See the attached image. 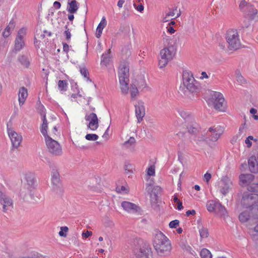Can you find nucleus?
Masks as SVG:
<instances>
[{
    "label": "nucleus",
    "instance_id": "1",
    "mask_svg": "<svg viewBox=\"0 0 258 258\" xmlns=\"http://www.w3.org/2000/svg\"><path fill=\"white\" fill-rule=\"evenodd\" d=\"M153 245L157 254L160 256L169 255L172 249L171 243L168 238L158 230L153 233Z\"/></svg>",
    "mask_w": 258,
    "mask_h": 258
},
{
    "label": "nucleus",
    "instance_id": "2",
    "mask_svg": "<svg viewBox=\"0 0 258 258\" xmlns=\"http://www.w3.org/2000/svg\"><path fill=\"white\" fill-rule=\"evenodd\" d=\"M137 243L139 247L134 248V252L137 257L149 258L152 255V250L149 243L144 242L141 238H136L134 241V244Z\"/></svg>",
    "mask_w": 258,
    "mask_h": 258
},
{
    "label": "nucleus",
    "instance_id": "3",
    "mask_svg": "<svg viewBox=\"0 0 258 258\" xmlns=\"http://www.w3.org/2000/svg\"><path fill=\"white\" fill-rule=\"evenodd\" d=\"M183 85L191 92H198L200 90L199 83L195 79L191 72L187 70L183 71Z\"/></svg>",
    "mask_w": 258,
    "mask_h": 258
},
{
    "label": "nucleus",
    "instance_id": "4",
    "mask_svg": "<svg viewBox=\"0 0 258 258\" xmlns=\"http://www.w3.org/2000/svg\"><path fill=\"white\" fill-rule=\"evenodd\" d=\"M226 40L228 44L227 48L229 50H236L240 48L241 42L237 30H228L226 34Z\"/></svg>",
    "mask_w": 258,
    "mask_h": 258
},
{
    "label": "nucleus",
    "instance_id": "5",
    "mask_svg": "<svg viewBox=\"0 0 258 258\" xmlns=\"http://www.w3.org/2000/svg\"><path fill=\"white\" fill-rule=\"evenodd\" d=\"M241 205L245 208H251V210L258 211V195L244 192L241 201Z\"/></svg>",
    "mask_w": 258,
    "mask_h": 258
},
{
    "label": "nucleus",
    "instance_id": "6",
    "mask_svg": "<svg viewBox=\"0 0 258 258\" xmlns=\"http://www.w3.org/2000/svg\"><path fill=\"white\" fill-rule=\"evenodd\" d=\"M176 50L172 45L165 47L160 50L159 59L160 68L165 67L175 55Z\"/></svg>",
    "mask_w": 258,
    "mask_h": 258
},
{
    "label": "nucleus",
    "instance_id": "7",
    "mask_svg": "<svg viewBox=\"0 0 258 258\" xmlns=\"http://www.w3.org/2000/svg\"><path fill=\"white\" fill-rule=\"evenodd\" d=\"M224 98L223 95L221 93L216 91L211 92L210 97L207 100L209 105L213 106L215 109L219 111L224 110Z\"/></svg>",
    "mask_w": 258,
    "mask_h": 258
},
{
    "label": "nucleus",
    "instance_id": "8",
    "mask_svg": "<svg viewBox=\"0 0 258 258\" xmlns=\"http://www.w3.org/2000/svg\"><path fill=\"white\" fill-rule=\"evenodd\" d=\"M45 142L50 153L54 156H60L62 154L61 147L57 141L50 137H46Z\"/></svg>",
    "mask_w": 258,
    "mask_h": 258
},
{
    "label": "nucleus",
    "instance_id": "9",
    "mask_svg": "<svg viewBox=\"0 0 258 258\" xmlns=\"http://www.w3.org/2000/svg\"><path fill=\"white\" fill-rule=\"evenodd\" d=\"M27 29L25 28H21L18 32L15 41L13 51L17 52L21 50L25 45V37L26 35Z\"/></svg>",
    "mask_w": 258,
    "mask_h": 258
},
{
    "label": "nucleus",
    "instance_id": "10",
    "mask_svg": "<svg viewBox=\"0 0 258 258\" xmlns=\"http://www.w3.org/2000/svg\"><path fill=\"white\" fill-rule=\"evenodd\" d=\"M224 132V128L220 126H214L209 128L207 136L209 140L213 142L217 141Z\"/></svg>",
    "mask_w": 258,
    "mask_h": 258
},
{
    "label": "nucleus",
    "instance_id": "11",
    "mask_svg": "<svg viewBox=\"0 0 258 258\" xmlns=\"http://www.w3.org/2000/svg\"><path fill=\"white\" fill-rule=\"evenodd\" d=\"M0 204L3 207V211L6 212L13 208V201L6 193L0 189Z\"/></svg>",
    "mask_w": 258,
    "mask_h": 258
},
{
    "label": "nucleus",
    "instance_id": "12",
    "mask_svg": "<svg viewBox=\"0 0 258 258\" xmlns=\"http://www.w3.org/2000/svg\"><path fill=\"white\" fill-rule=\"evenodd\" d=\"M219 184L220 191L224 196L229 192L233 186L232 180L227 176L222 177Z\"/></svg>",
    "mask_w": 258,
    "mask_h": 258
},
{
    "label": "nucleus",
    "instance_id": "13",
    "mask_svg": "<svg viewBox=\"0 0 258 258\" xmlns=\"http://www.w3.org/2000/svg\"><path fill=\"white\" fill-rule=\"evenodd\" d=\"M86 121L88 122L87 127L91 131H96L99 126V120L96 114L90 113L86 114L85 117Z\"/></svg>",
    "mask_w": 258,
    "mask_h": 258
},
{
    "label": "nucleus",
    "instance_id": "14",
    "mask_svg": "<svg viewBox=\"0 0 258 258\" xmlns=\"http://www.w3.org/2000/svg\"><path fill=\"white\" fill-rule=\"evenodd\" d=\"M8 133L13 147L18 148L22 143V136L20 134H18L10 128H8Z\"/></svg>",
    "mask_w": 258,
    "mask_h": 258
},
{
    "label": "nucleus",
    "instance_id": "15",
    "mask_svg": "<svg viewBox=\"0 0 258 258\" xmlns=\"http://www.w3.org/2000/svg\"><path fill=\"white\" fill-rule=\"evenodd\" d=\"M244 3H241L239 5V7L241 10L245 11V14L247 17L250 20H253L255 19L257 15V10L254 8L252 6L247 5L246 6L245 9L242 8V5Z\"/></svg>",
    "mask_w": 258,
    "mask_h": 258
},
{
    "label": "nucleus",
    "instance_id": "16",
    "mask_svg": "<svg viewBox=\"0 0 258 258\" xmlns=\"http://www.w3.org/2000/svg\"><path fill=\"white\" fill-rule=\"evenodd\" d=\"M136 115L138 119V122L140 123L143 120L145 115V109L144 103L142 101H139L138 104L135 105Z\"/></svg>",
    "mask_w": 258,
    "mask_h": 258
},
{
    "label": "nucleus",
    "instance_id": "17",
    "mask_svg": "<svg viewBox=\"0 0 258 258\" xmlns=\"http://www.w3.org/2000/svg\"><path fill=\"white\" fill-rule=\"evenodd\" d=\"M121 205L123 210L128 213H135L140 210V207L130 202L123 201Z\"/></svg>",
    "mask_w": 258,
    "mask_h": 258
},
{
    "label": "nucleus",
    "instance_id": "18",
    "mask_svg": "<svg viewBox=\"0 0 258 258\" xmlns=\"http://www.w3.org/2000/svg\"><path fill=\"white\" fill-rule=\"evenodd\" d=\"M129 69L125 65H120L118 71L119 81H129L128 79Z\"/></svg>",
    "mask_w": 258,
    "mask_h": 258
},
{
    "label": "nucleus",
    "instance_id": "19",
    "mask_svg": "<svg viewBox=\"0 0 258 258\" xmlns=\"http://www.w3.org/2000/svg\"><path fill=\"white\" fill-rule=\"evenodd\" d=\"M51 181L53 185L59 187L60 185V180L59 173L55 167H52Z\"/></svg>",
    "mask_w": 258,
    "mask_h": 258
},
{
    "label": "nucleus",
    "instance_id": "20",
    "mask_svg": "<svg viewBox=\"0 0 258 258\" xmlns=\"http://www.w3.org/2000/svg\"><path fill=\"white\" fill-rule=\"evenodd\" d=\"M254 178V175L251 174H242L239 176L240 184L242 186L248 185Z\"/></svg>",
    "mask_w": 258,
    "mask_h": 258
},
{
    "label": "nucleus",
    "instance_id": "21",
    "mask_svg": "<svg viewBox=\"0 0 258 258\" xmlns=\"http://www.w3.org/2000/svg\"><path fill=\"white\" fill-rule=\"evenodd\" d=\"M79 8V4L76 0H69L67 8V11L70 14L77 13Z\"/></svg>",
    "mask_w": 258,
    "mask_h": 258
},
{
    "label": "nucleus",
    "instance_id": "22",
    "mask_svg": "<svg viewBox=\"0 0 258 258\" xmlns=\"http://www.w3.org/2000/svg\"><path fill=\"white\" fill-rule=\"evenodd\" d=\"M28 97V91L27 89L24 87H22L19 89V95H18V100L19 103V105L20 106H22Z\"/></svg>",
    "mask_w": 258,
    "mask_h": 258
},
{
    "label": "nucleus",
    "instance_id": "23",
    "mask_svg": "<svg viewBox=\"0 0 258 258\" xmlns=\"http://www.w3.org/2000/svg\"><path fill=\"white\" fill-rule=\"evenodd\" d=\"M255 156H251L248 160V166L251 172L256 173L258 172V164Z\"/></svg>",
    "mask_w": 258,
    "mask_h": 258
},
{
    "label": "nucleus",
    "instance_id": "24",
    "mask_svg": "<svg viewBox=\"0 0 258 258\" xmlns=\"http://www.w3.org/2000/svg\"><path fill=\"white\" fill-rule=\"evenodd\" d=\"M15 26V22L12 20L3 32V36L4 38H8L12 33Z\"/></svg>",
    "mask_w": 258,
    "mask_h": 258
},
{
    "label": "nucleus",
    "instance_id": "25",
    "mask_svg": "<svg viewBox=\"0 0 258 258\" xmlns=\"http://www.w3.org/2000/svg\"><path fill=\"white\" fill-rule=\"evenodd\" d=\"M106 24L107 22L106 19L105 17H103L96 29V36L97 38H99L100 37L102 30L105 28Z\"/></svg>",
    "mask_w": 258,
    "mask_h": 258
},
{
    "label": "nucleus",
    "instance_id": "26",
    "mask_svg": "<svg viewBox=\"0 0 258 258\" xmlns=\"http://www.w3.org/2000/svg\"><path fill=\"white\" fill-rule=\"evenodd\" d=\"M215 213L221 217H225L227 216V212L226 208L219 201L217 202Z\"/></svg>",
    "mask_w": 258,
    "mask_h": 258
},
{
    "label": "nucleus",
    "instance_id": "27",
    "mask_svg": "<svg viewBox=\"0 0 258 258\" xmlns=\"http://www.w3.org/2000/svg\"><path fill=\"white\" fill-rule=\"evenodd\" d=\"M187 129L189 134L195 135L199 132V126L195 121H192L187 125Z\"/></svg>",
    "mask_w": 258,
    "mask_h": 258
},
{
    "label": "nucleus",
    "instance_id": "28",
    "mask_svg": "<svg viewBox=\"0 0 258 258\" xmlns=\"http://www.w3.org/2000/svg\"><path fill=\"white\" fill-rule=\"evenodd\" d=\"M43 122L40 127V132L41 134L44 137V139H46V137H49L47 135V128H48V122L46 118L45 114L43 115Z\"/></svg>",
    "mask_w": 258,
    "mask_h": 258
},
{
    "label": "nucleus",
    "instance_id": "29",
    "mask_svg": "<svg viewBox=\"0 0 258 258\" xmlns=\"http://www.w3.org/2000/svg\"><path fill=\"white\" fill-rule=\"evenodd\" d=\"M128 81L126 80L119 81L120 88L122 95H126L128 93L130 88L128 87Z\"/></svg>",
    "mask_w": 258,
    "mask_h": 258
},
{
    "label": "nucleus",
    "instance_id": "30",
    "mask_svg": "<svg viewBox=\"0 0 258 258\" xmlns=\"http://www.w3.org/2000/svg\"><path fill=\"white\" fill-rule=\"evenodd\" d=\"M137 86V85L134 83H132L130 85V87L129 88V91L131 94V98L132 99H135L136 96L139 94V90Z\"/></svg>",
    "mask_w": 258,
    "mask_h": 258
},
{
    "label": "nucleus",
    "instance_id": "31",
    "mask_svg": "<svg viewBox=\"0 0 258 258\" xmlns=\"http://www.w3.org/2000/svg\"><path fill=\"white\" fill-rule=\"evenodd\" d=\"M110 49H108L107 52L102 55L101 64L106 66L110 60Z\"/></svg>",
    "mask_w": 258,
    "mask_h": 258
},
{
    "label": "nucleus",
    "instance_id": "32",
    "mask_svg": "<svg viewBox=\"0 0 258 258\" xmlns=\"http://www.w3.org/2000/svg\"><path fill=\"white\" fill-rule=\"evenodd\" d=\"M57 85L58 88L61 93L67 91L68 84L66 80H59Z\"/></svg>",
    "mask_w": 258,
    "mask_h": 258
},
{
    "label": "nucleus",
    "instance_id": "33",
    "mask_svg": "<svg viewBox=\"0 0 258 258\" xmlns=\"http://www.w3.org/2000/svg\"><path fill=\"white\" fill-rule=\"evenodd\" d=\"M217 202L214 201H209L207 203L206 207L207 210L210 212H212L216 211L217 208Z\"/></svg>",
    "mask_w": 258,
    "mask_h": 258
},
{
    "label": "nucleus",
    "instance_id": "34",
    "mask_svg": "<svg viewBox=\"0 0 258 258\" xmlns=\"http://www.w3.org/2000/svg\"><path fill=\"white\" fill-rule=\"evenodd\" d=\"M25 179L27 182L28 184L32 185L34 183V175L33 173L27 172L25 174Z\"/></svg>",
    "mask_w": 258,
    "mask_h": 258
},
{
    "label": "nucleus",
    "instance_id": "35",
    "mask_svg": "<svg viewBox=\"0 0 258 258\" xmlns=\"http://www.w3.org/2000/svg\"><path fill=\"white\" fill-rule=\"evenodd\" d=\"M249 213L247 211L241 213L239 215V219L242 223H244L247 221V220L249 219Z\"/></svg>",
    "mask_w": 258,
    "mask_h": 258
},
{
    "label": "nucleus",
    "instance_id": "36",
    "mask_svg": "<svg viewBox=\"0 0 258 258\" xmlns=\"http://www.w3.org/2000/svg\"><path fill=\"white\" fill-rule=\"evenodd\" d=\"M176 14V16L175 18L179 17L181 15L180 11L179 10H178L177 8H175L173 9H170L169 11L166 13L167 16H169V17H174Z\"/></svg>",
    "mask_w": 258,
    "mask_h": 258
},
{
    "label": "nucleus",
    "instance_id": "37",
    "mask_svg": "<svg viewBox=\"0 0 258 258\" xmlns=\"http://www.w3.org/2000/svg\"><path fill=\"white\" fill-rule=\"evenodd\" d=\"M135 141L134 137H130L127 141L124 143L123 146L126 148H132L134 146Z\"/></svg>",
    "mask_w": 258,
    "mask_h": 258
},
{
    "label": "nucleus",
    "instance_id": "38",
    "mask_svg": "<svg viewBox=\"0 0 258 258\" xmlns=\"http://www.w3.org/2000/svg\"><path fill=\"white\" fill-rule=\"evenodd\" d=\"M199 233L201 238H207L209 235L208 228L204 227L199 229Z\"/></svg>",
    "mask_w": 258,
    "mask_h": 258
},
{
    "label": "nucleus",
    "instance_id": "39",
    "mask_svg": "<svg viewBox=\"0 0 258 258\" xmlns=\"http://www.w3.org/2000/svg\"><path fill=\"white\" fill-rule=\"evenodd\" d=\"M200 255L201 258H212V255L211 252L206 248L202 249Z\"/></svg>",
    "mask_w": 258,
    "mask_h": 258
},
{
    "label": "nucleus",
    "instance_id": "40",
    "mask_svg": "<svg viewBox=\"0 0 258 258\" xmlns=\"http://www.w3.org/2000/svg\"><path fill=\"white\" fill-rule=\"evenodd\" d=\"M65 31L63 33L64 35L66 37V40L68 42H70L71 38V31L70 30L68 25H65L64 26Z\"/></svg>",
    "mask_w": 258,
    "mask_h": 258
},
{
    "label": "nucleus",
    "instance_id": "41",
    "mask_svg": "<svg viewBox=\"0 0 258 258\" xmlns=\"http://www.w3.org/2000/svg\"><path fill=\"white\" fill-rule=\"evenodd\" d=\"M19 61L21 63L26 67H28L29 65V61L27 57L24 55H21L19 57Z\"/></svg>",
    "mask_w": 258,
    "mask_h": 258
},
{
    "label": "nucleus",
    "instance_id": "42",
    "mask_svg": "<svg viewBox=\"0 0 258 258\" xmlns=\"http://www.w3.org/2000/svg\"><path fill=\"white\" fill-rule=\"evenodd\" d=\"M136 85L137 87L141 90V91H143L147 87V84L144 79H140Z\"/></svg>",
    "mask_w": 258,
    "mask_h": 258
},
{
    "label": "nucleus",
    "instance_id": "43",
    "mask_svg": "<svg viewBox=\"0 0 258 258\" xmlns=\"http://www.w3.org/2000/svg\"><path fill=\"white\" fill-rule=\"evenodd\" d=\"M80 73L81 75L85 78H86L87 81H89L91 82V80L89 79V72L86 68H83L80 69Z\"/></svg>",
    "mask_w": 258,
    "mask_h": 258
},
{
    "label": "nucleus",
    "instance_id": "44",
    "mask_svg": "<svg viewBox=\"0 0 258 258\" xmlns=\"http://www.w3.org/2000/svg\"><path fill=\"white\" fill-rule=\"evenodd\" d=\"M99 137L96 134H89L85 136V139L88 141H96L98 139Z\"/></svg>",
    "mask_w": 258,
    "mask_h": 258
},
{
    "label": "nucleus",
    "instance_id": "45",
    "mask_svg": "<svg viewBox=\"0 0 258 258\" xmlns=\"http://www.w3.org/2000/svg\"><path fill=\"white\" fill-rule=\"evenodd\" d=\"M247 189L251 192H258V183H253L249 185Z\"/></svg>",
    "mask_w": 258,
    "mask_h": 258
},
{
    "label": "nucleus",
    "instance_id": "46",
    "mask_svg": "<svg viewBox=\"0 0 258 258\" xmlns=\"http://www.w3.org/2000/svg\"><path fill=\"white\" fill-rule=\"evenodd\" d=\"M235 74H236V80L238 82H239L241 84H243L245 82V79H244V78L241 75V74L240 73V72L239 71H237L236 72Z\"/></svg>",
    "mask_w": 258,
    "mask_h": 258
},
{
    "label": "nucleus",
    "instance_id": "47",
    "mask_svg": "<svg viewBox=\"0 0 258 258\" xmlns=\"http://www.w3.org/2000/svg\"><path fill=\"white\" fill-rule=\"evenodd\" d=\"M178 112L180 116L184 119L187 118L189 116V113L182 109H179L178 110Z\"/></svg>",
    "mask_w": 258,
    "mask_h": 258
},
{
    "label": "nucleus",
    "instance_id": "48",
    "mask_svg": "<svg viewBox=\"0 0 258 258\" xmlns=\"http://www.w3.org/2000/svg\"><path fill=\"white\" fill-rule=\"evenodd\" d=\"M116 191L118 192L119 193H127L129 191V189L127 186H117L116 187Z\"/></svg>",
    "mask_w": 258,
    "mask_h": 258
},
{
    "label": "nucleus",
    "instance_id": "49",
    "mask_svg": "<svg viewBox=\"0 0 258 258\" xmlns=\"http://www.w3.org/2000/svg\"><path fill=\"white\" fill-rule=\"evenodd\" d=\"M68 230L69 229L67 226L61 227L60 231L58 233L59 235L61 237H66L67 234L66 233L68 231Z\"/></svg>",
    "mask_w": 258,
    "mask_h": 258
},
{
    "label": "nucleus",
    "instance_id": "50",
    "mask_svg": "<svg viewBox=\"0 0 258 258\" xmlns=\"http://www.w3.org/2000/svg\"><path fill=\"white\" fill-rule=\"evenodd\" d=\"M179 224V221L178 220H174L171 221L169 224V226L171 228H175Z\"/></svg>",
    "mask_w": 258,
    "mask_h": 258
},
{
    "label": "nucleus",
    "instance_id": "51",
    "mask_svg": "<svg viewBox=\"0 0 258 258\" xmlns=\"http://www.w3.org/2000/svg\"><path fill=\"white\" fill-rule=\"evenodd\" d=\"M155 174V167L154 166H150L147 169V174L149 176H154Z\"/></svg>",
    "mask_w": 258,
    "mask_h": 258
},
{
    "label": "nucleus",
    "instance_id": "52",
    "mask_svg": "<svg viewBox=\"0 0 258 258\" xmlns=\"http://www.w3.org/2000/svg\"><path fill=\"white\" fill-rule=\"evenodd\" d=\"M63 45V51L66 53H68L69 50V45L67 43L64 42H62Z\"/></svg>",
    "mask_w": 258,
    "mask_h": 258
},
{
    "label": "nucleus",
    "instance_id": "53",
    "mask_svg": "<svg viewBox=\"0 0 258 258\" xmlns=\"http://www.w3.org/2000/svg\"><path fill=\"white\" fill-rule=\"evenodd\" d=\"M250 25V23L249 21H244L241 24V27L243 28H247Z\"/></svg>",
    "mask_w": 258,
    "mask_h": 258
},
{
    "label": "nucleus",
    "instance_id": "54",
    "mask_svg": "<svg viewBox=\"0 0 258 258\" xmlns=\"http://www.w3.org/2000/svg\"><path fill=\"white\" fill-rule=\"evenodd\" d=\"M211 178V174L207 172L204 175V179L207 182H208L210 179Z\"/></svg>",
    "mask_w": 258,
    "mask_h": 258
},
{
    "label": "nucleus",
    "instance_id": "55",
    "mask_svg": "<svg viewBox=\"0 0 258 258\" xmlns=\"http://www.w3.org/2000/svg\"><path fill=\"white\" fill-rule=\"evenodd\" d=\"M92 232L91 231H87L85 232H83L82 233V236L85 238H88L91 235H92Z\"/></svg>",
    "mask_w": 258,
    "mask_h": 258
},
{
    "label": "nucleus",
    "instance_id": "56",
    "mask_svg": "<svg viewBox=\"0 0 258 258\" xmlns=\"http://www.w3.org/2000/svg\"><path fill=\"white\" fill-rule=\"evenodd\" d=\"M246 128V122H244L241 124L239 128V131L240 133H243L244 130Z\"/></svg>",
    "mask_w": 258,
    "mask_h": 258
},
{
    "label": "nucleus",
    "instance_id": "57",
    "mask_svg": "<svg viewBox=\"0 0 258 258\" xmlns=\"http://www.w3.org/2000/svg\"><path fill=\"white\" fill-rule=\"evenodd\" d=\"M196 214V211L195 210H188L186 212V215L187 216H189L190 215H194Z\"/></svg>",
    "mask_w": 258,
    "mask_h": 258
},
{
    "label": "nucleus",
    "instance_id": "58",
    "mask_svg": "<svg viewBox=\"0 0 258 258\" xmlns=\"http://www.w3.org/2000/svg\"><path fill=\"white\" fill-rule=\"evenodd\" d=\"M135 8L138 11L142 12V11H143L144 7L142 4H140Z\"/></svg>",
    "mask_w": 258,
    "mask_h": 258
},
{
    "label": "nucleus",
    "instance_id": "59",
    "mask_svg": "<svg viewBox=\"0 0 258 258\" xmlns=\"http://www.w3.org/2000/svg\"><path fill=\"white\" fill-rule=\"evenodd\" d=\"M167 31L169 33H170V34L174 33L175 31V30L174 29V28L170 26L167 27Z\"/></svg>",
    "mask_w": 258,
    "mask_h": 258
},
{
    "label": "nucleus",
    "instance_id": "60",
    "mask_svg": "<svg viewBox=\"0 0 258 258\" xmlns=\"http://www.w3.org/2000/svg\"><path fill=\"white\" fill-rule=\"evenodd\" d=\"M209 78V76L207 74V73L205 72H203L201 74V76L200 77V78L201 79H207Z\"/></svg>",
    "mask_w": 258,
    "mask_h": 258
},
{
    "label": "nucleus",
    "instance_id": "61",
    "mask_svg": "<svg viewBox=\"0 0 258 258\" xmlns=\"http://www.w3.org/2000/svg\"><path fill=\"white\" fill-rule=\"evenodd\" d=\"M245 143L246 144L248 148H250L252 145V142L248 139H246L245 140Z\"/></svg>",
    "mask_w": 258,
    "mask_h": 258
},
{
    "label": "nucleus",
    "instance_id": "62",
    "mask_svg": "<svg viewBox=\"0 0 258 258\" xmlns=\"http://www.w3.org/2000/svg\"><path fill=\"white\" fill-rule=\"evenodd\" d=\"M125 0H119L117 2V6L119 8H121L123 6V4H124Z\"/></svg>",
    "mask_w": 258,
    "mask_h": 258
},
{
    "label": "nucleus",
    "instance_id": "63",
    "mask_svg": "<svg viewBox=\"0 0 258 258\" xmlns=\"http://www.w3.org/2000/svg\"><path fill=\"white\" fill-rule=\"evenodd\" d=\"M53 6L54 7H55L56 9H58L60 8L61 7V4L59 2H55L54 3H53Z\"/></svg>",
    "mask_w": 258,
    "mask_h": 258
},
{
    "label": "nucleus",
    "instance_id": "64",
    "mask_svg": "<svg viewBox=\"0 0 258 258\" xmlns=\"http://www.w3.org/2000/svg\"><path fill=\"white\" fill-rule=\"evenodd\" d=\"M177 209L178 210H181L183 209V206H182V203L181 202L179 201V202H178L177 203Z\"/></svg>",
    "mask_w": 258,
    "mask_h": 258
}]
</instances>
